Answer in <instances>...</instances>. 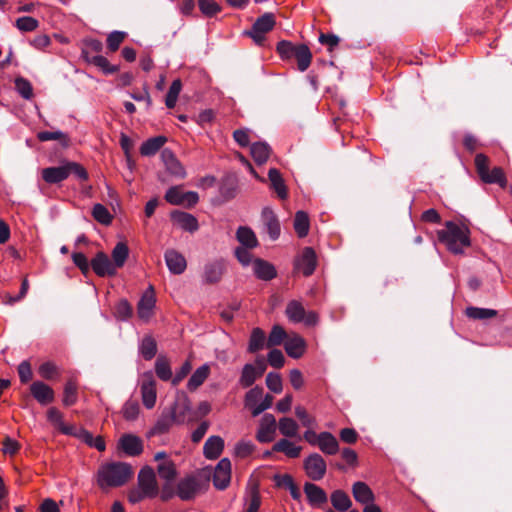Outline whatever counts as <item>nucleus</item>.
I'll use <instances>...</instances> for the list:
<instances>
[{
  "label": "nucleus",
  "instance_id": "f257e3e1",
  "mask_svg": "<svg viewBox=\"0 0 512 512\" xmlns=\"http://www.w3.org/2000/svg\"><path fill=\"white\" fill-rule=\"evenodd\" d=\"M133 475L131 465L112 462L102 465L98 471V484L101 488L124 485Z\"/></svg>",
  "mask_w": 512,
  "mask_h": 512
},
{
  "label": "nucleus",
  "instance_id": "f03ea898",
  "mask_svg": "<svg viewBox=\"0 0 512 512\" xmlns=\"http://www.w3.org/2000/svg\"><path fill=\"white\" fill-rule=\"evenodd\" d=\"M438 239L453 254H462L470 246L468 229L452 221H447L445 229L438 231Z\"/></svg>",
  "mask_w": 512,
  "mask_h": 512
},
{
  "label": "nucleus",
  "instance_id": "7ed1b4c3",
  "mask_svg": "<svg viewBox=\"0 0 512 512\" xmlns=\"http://www.w3.org/2000/svg\"><path fill=\"white\" fill-rule=\"evenodd\" d=\"M42 179L48 184H58L74 175L80 181L88 179L86 169L77 162L67 161L60 166L47 167L41 172Z\"/></svg>",
  "mask_w": 512,
  "mask_h": 512
},
{
  "label": "nucleus",
  "instance_id": "20e7f679",
  "mask_svg": "<svg viewBox=\"0 0 512 512\" xmlns=\"http://www.w3.org/2000/svg\"><path fill=\"white\" fill-rule=\"evenodd\" d=\"M285 314L290 322L304 323L308 327L315 326L319 321V317L316 312H306L302 303L297 300H291L288 302L285 309Z\"/></svg>",
  "mask_w": 512,
  "mask_h": 512
},
{
  "label": "nucleus",
  "instance_id": "39448f33",
  "mask_svg": "<svg viewBox=\"0 0 512 512\" xmlns=\"http://www.w3.org/2000/svg\"><path fill=\"white\" fill-rule=\"evenodd\" d=\"M274 26V15L272 13H265L261 17L257 18V20L252 25L251 30L245 32V34L250 36L256 44L262 45V43L265 41L266 33L271 31Z\"/></svg>",
  "mask_w": 512,
  "mask_h": 512
},
{
  "label": "nucleus",
  "instance_id": "423d86ee",
  "mask_svg": "<svg viewBox=\"0 0 512 512\" xmlns=\"http://www.w3.org/2000/svg\"><path fill=\"white\" fill-rule=\"evenodd\" d=\"M164 198L171 205H183L187 208L194 207L199 201L197 192H183L180 186L170 187L166 191Z\"/></svg>",
  "mask_w": 512,
  "mask_h": 512
},
{
  "label": "nucleus",
  "instance_id": "0eeeda50",
  "mask_svg": "<svg viewBox=\"0 0 512 512\" xmlns=\"http://www.w3.org/2000/svg\"><path fill=\"white\" fill-rule=\"evenodd\" d=\"M303 468L311 480L319 481L326 474L327 464L320 454L312 453L305 458Z\"/></svg>",
  "mask_w": 512,
  "mask_h": 512
},
{
  "label": "nucleus",
  "instance_id": "6e6552de",
  "mask_svg": "<svg viewBox=\"0 0 512 512\" xmlns=\"http://www.w3.org/2000/svg\"><path fill=\"white\" fill-rule=\"evenodd\" d=\"M166 410L175 420V424L185 423L191 411V403L188 396L184 392L177 394L174 403L169 408H166Z\"/></svg>",
  "mask_w": 512,
  "mask_h": 512
},
{
  "label": "nucleus",
  "instance_id": "1a4fd4ad",
  "mask_svg": "<svg viewBox=\"0 0 512 512\" xmlns=\"http://www.w3.org/2000/svg\"><path fill=\"white\" fill-rule=\"evenodd\" d=\"M226 271V262L223 259L209 261L204 265L202 280L206 284L218 283Z\"/></svg>",
  "mask_w": 512,
  "mask_h": 512
},
{
  "label": "nucleus",
  "instance_id": "9d476101",
  "mask_svg": "<svg viewBox=\"0 0 512 512\" xmlns=\"http://www.w3.org/2000/svg\"><path fill=\"white\" fill-rule=\"evenodd\" d=\"M277 424L275 417L266 413L260 420L259 427L256 433V439L260 443H269L274 440L276 434Z\"/></svg>",
  "mask_w": 512,
  "mask_h": 512
},
{
  "label": "nucleus",
  "instance_id": "9b49d317",
  "mask_svg": "<svg viewBox=\"0 0 512 512\" xmlns=\"http://www.w3.org/2000/svg\"><path fill=\"white\" fill-rule=\"evenodd\" d=\"M156 304L154 289L152 286L142 294L137 304V315L143 322H148L153 315Z\"/></svg>",
  "mask_w": 512,
  "mask_h": 512
},
{
  "label": "nucleus",
  "instance_id": "f8f14e48",
  "mask_svg": "<svg viewBox=\"0 0 512 512\" xmlns=\"http://www.w3.org/2000/svg\"><path fill=\"white\" fill-rule=\"evenodd\" d=\"M213 485L218 490H224L226 489L231 480V462L228 458L221 459L213 473Z\"/></svg>",
  "mask_w": 512,
  "mask_h": 512
},
{
  "label": "nucleus",
  "instance_id": "ddd939ff",
  "mask_svg": "<svg viewBox=\"0 0 512 512\" xmlns=\"http://www.w3.org/2000/svg\"><path fill=\"white\" fill-rule=\"evenodd\" d=\"M317 266V256L313 248L305 247L295 262V268L308 277L312 275Z\"/></svg>",
  "mask_w": 512,
  "mask_h": 512
},
{
  "label": "nucleus",
  "instance_id": "4468645a",
  "mask_svg": "<svg viewBox=\"0 0 512 512\" xmlns=\"http://www.w3.org/2000/svg\"><path fill=\"white\" fill-rule=\"evenodd\" d=\"M138 487L145 491L147 495L156 497L158 495V485L154 470L150 466H144L138 474Z\"/></svg>",
  "mask_w": 512,
  "mask_h": 512
},
{
  "label": "nucleus",
  "instance_id": "2eb2a0df",
  "mask_svg": "<svg viewBox=\"0 0 512 512\" xmlns=\"http://www.w3.org/2000/svg\"><path fill=\"white\" fill-rule=\"evenodd\" d=\"M200 481L195 476H187L181 479L177 485V495L183 501H189L200 491Z\"/></svg>",
  "mask_w": 512,
  "mask_h": 512
},
{
  "label": "nucleus",
  "instance_id": "dca6fc26",
  "mask_svg": "<svg viewBox=\"0 0 512 512\" xmlns=\"http://www.w3.org/2000/svg\"><path fill=\"white\" fill-rule=\"evenodd\" d=\"M91 268L96 275L100 277L115 276L117 270L115 265L109 259L108 255L104 252H98L95 257L91 260Z\"/></svg>",
  "mask_w": 512,
  "mask_h": 512
},
{
  "label": "nucleus",
  "instance_id": "f3484780",
  "mask_svg": "<svg viewBox=\"0 0 512 512\" xmlns=\"http://www.w3.org/2000/svg\"><path fill=\"white\" fill-rule=\"evenodd\" d=\"M308 503L312 507L321 508L328 501L327 493L320 486L306 482L303 486Z\"/></svg>",
  "mask_w": 512,
  "mask_h": 512
},
{
  "label": "nucleus",
  "instance_id": "a211bd4d",
  "mask_svg": "<svg viewBox=\"0 0 512 512\" xmlns=\"http://www.w3.org/2000/svg\"><path fill=\"white\" fill-rule=\"evenodd\" d=\"M161 159L169 174L174 177L183 179L186 176V171L180 161L176 158L174 153L169 149H164L161 152Z\"/></svg>",
  "mask_w": 512,
  "mask_h": 512
},
{
  "label": "nucleus",
  "instance_id": "6ab92c4d",
  "mask_svg": "<svg viewBox=\"0 0 512 512\" xmlns=\"http://www.w3.org/2000/svg\"><path fill=\"white\" fill-rule=\"evenodd\" d=\"M164 259L168 270L174 275L182 274L187 267L185 257L175 249H167L164 254Z\"/></svg>",
  "mask_w": 512,
  "mask_h": 512
},
{
  "label": "nucleus",
  "instance_id": "aec40b11",
  "mask_svg": "<svg viewBox=\"0 0 512 512\" xmlns=\"http://www.w3.org/2000/svg\"><path fill=\"white\" fill-rule=\"evenodd\" d=\"M141 396L143 405L147 409H152L156 403V383L152 374L146 375V378L141 383Z\"/></svg>",
  "mask_w": 512,
  "mask_h": 512
},
{
  "label": "nucleus",
  "instance_id": "412c9836",
  "mask_svg": "<svg viewBox=\"0 0 512 512\" xmlns=\"http://www.w3.org/2000/svg\"><path fill=\"white\" fill-rule=\"evenodd\" d=\"M261 218L269 237L272 240L278 239L281 232L280 223L273 210L269 207H265L262 210Z\"/></svg>",
  "mask_w": 512,
  "mask_h": 512
},
{
  "label": "nucleus",
  "instance_id": "4be33fe9",
  "mask_svg": "<svg viewBox=\"0 0 512 512\" xmlns=\"http://www.w3.org/2000/svg\"><path fill=\"white\" fill-rule=\"evenodd\" d=\"M172 221L184 231L193 233L198 230L199 224L195 216L183 211H173L171 213Z\"/></svg>",
  "mask_w": 512,
  "mask_h": 512
},
{
  "label": "nucleus",
  "instance_id": "5701e85b",
  "mask_svg": "<svg viewBox=\"0 0 512 512\" xmlns=\"http://www.w3.org/2000/svg\"><path fill=\"white\" fill-rule=\"evenodd\" d=\"M119 448L128 456H138L143 451V443L138 436L125 434L119 440Z\"/></svg>",
  "mask_w": 512,
  "mask_h": 512
},
{
  "label": "nucleus",
  "instance_id": "b1692460",
  "mask_svg": "<svg viewBox=\"0 0 512 512\" xmlns=\"http://www.w3.org/2000/svg\"><path fill=\"white\" fill-rule=\"evenodd\" d=\"M32 396L41 404L47 405L54 400V391L47 384L35 381L30 386Z\"/></svg>",
  "mask_w": 512,
  "mask_h": 512
},
{
  "label": "nucleus",
  "instance_id": "393cba45",
  "mask_svg": "<svg viewBox=\"0 0 512 512\" xmlns=\"http://www.w3.org/2000/svg\"><path fill=\"white\" fill-rule=\"evenodd\" d=\"M284 348L289 357L298 359L306 350V342L302 336L294 334L286 339Z\"/></svg>",
  "mask_w": 512,
  "mask_h": 512
},
{
  "label": "nucleus",
  "instance_id": "a878e982",
  "mask_svg": "<svg viewBox=\"0 0 512 512\" xmlns=\"http://www.w3.org/2000/svg\"><path fill=\"white\" fill-rule=\"evenodd\" d=\"M224 449V440L220 436H210L204 446L203 455L206 459H217Z\"/></svg>",
  "mask_w": 512,
  "mask_h": 512
},
{
  "label": "nucleus",
  "instance_id": "bb28decb",
  "mask_svg": "<svg viewBox=\"0 0 512 512\" xmlns=\"http://www.w3.org/2000/svg\"><path fill=\"white\" fill-rule=\"evenodd\" d=\"M253 271L255 276L263 281L272 280L277 275L275 267L271 263L260 258L253 261Z\"/></svg>",
  "mask_w": 512,
  "mask_h": 512
},
{
  "label": "nucleus",
  "instance_id": "cd10ccee",
  "mask_svg": "<svg viewBox=\"0 0 512 512\" xmlns=\"http://www.w3.org/2000/svg\"><path fill=\"white\" fill-rule=\"evenodd\" d=\"M352 494L355 500L361 504H368L374 501V494L370 487L362 481H357L352 486Z\"/></svg>",
  "mask_w": 512,
  "mask_h": 512
},
{
  "label": "nucleus",
  "instance_id": "c85d7f7f",
  "mask_svg": "<svg viewBox=\"0 0 512 512\" xmlns=\"http://www.w3.org/2000/svg\"><path fill=\"white\" fill-rule=\"evenodd\" d=\"M103 44L100 40L94 38L84 39L81 48V57L88 63L91 57L100 55Z\"/></svg>",
  "mask_w": 512,
  "mask_h": 512
},
{
  "label": "nucleus",
  "instance_id": "c756f323",
  "mask_svg": "<svg viewBox=\"0 0 512 512\" xmlns=\"http://www.w3.org/2000/svg\"><path fill=\"white\" fill-rule=\"evenodd\" d=\"M268 178L271 183V188L277 193V196L282 200L286 199L288 191L279 170L271 168L268 172Z\"/></svg>",
  "mask_w": 512,
  "mask_h": 512
},
{
  "label": "nucleus",
  "instance_id": "7c9ffc66",
  "mask_svg": "<svg viewBox=\"0 0 512 512\" xmlns=\"http://www.w3.org/2000/svg\"><path fill=\"white\" fill-rule=\"evenodd\" d=\"M173 424H175V420L169 412L164 409L155 425L150 429L149 436L162 435L168 432Z\"/></svg>",
  "mask_w": 512,
  "mask_h": 512
},
{
  "label": "nucleus",
  "instance_id": "2f4dec72",
  "mask_svg": "<svg viewBox=\"0 0 512 512\" xmlns=\"http://www.w3.org/2000/svg\"><path fill=\"white\" fill-rule=\"evenodd\" d=\"M76 438L100 452H103L106 449L105 441L101 436L94 437L92 433L82 427L77 431Z\"/></svg>",
  "mask_w": 512,
  "mask_h": 512
},
{
  "label": "nucleus",
  "instance_id": "473e14b6",
  "mask_svg": "<svg viewBox=\"0 0 512 512\" xmlns=\"http://www.w3.org/2000/svg\"><path fill=\"white\" fill-rule=\"evenodd\" d=\"M76 438L100 452H103L106 449L105 441L101 436L94 437L92 433L82 427L77 431Z\"/></svg>",
  "mask_w": 512,
  "mask_h": 512
},
{
  "label": "nucleus",
  "instance_id": "72a5a7b5",
  "mask_svg": "<svg viewBox=\"0 0 512 512\" xmlns=\"http://www.w3.org/2000/svg\"><path fill=\"white\" fill-rule=\"evenodd\" d=\"M210 374V365L205 363L198 367L188 380L187 388L190 391H195L200 387Z\"/></svg>",
  "mask_w": 512,
  "mask_h": 512
},
{
  "label": "nucleus",
  "instance_id": "f704fd0d",
  "mask_svg": "<svg viewBox=\"0 0 512 512\" xmlns=\"http://www.w3.org/2000/svg\"><path fill=\"white\" fill-rule=\"evenodd\" d=\"M318 447L323 453L327 455H334L339 450L338 441L336 437L330 432L320 433V441Z\"/></svg>",
  "mask_w": 512,
  "mask_h": 512
},
{
  "label": "nucleus",
  "instance_id": "c9c22d12",
  "mask_svg": "<svg viewBox=\"0 0 512 512\" xmlns=\"http://www.w3.org/2000/svg\"><path fill=\"white\" fill-rule=\"evenodd\" d=\"M297 61V68L299 71H306L312 60V53L306 44H298L297 50L294 51V57Z\"/></svg>",
  "mask_w": 512,
  "mask_h": 512
},
{
  "label": "nucleus",
  "instance_id": "e433bc0d",
  "mask_svg": "<svg viewBox=\"0 0 512 512\" xmlns=\"http://www.w3.org/2000/svg\"><path fill=\"white\" fill-rule=\"evenodd\" d=\"M167 138L165 136H156L144 141L140 147V153L142 156L155 155L162 146L166 143Z\"/></svg>",
  "mask_w": 512,
  "mask_h": 512
},
{
  "label": "nucleus",
  "instance_id": "4c0bfd02",
  "mask_svg": "<svg viewBox=\"0 0 512 512\" xmlns=\"http://www.w3.org/2000/svg\"><path fill=\"white\" fill-rule=\"evenodd\" d=\"M272 451L282 452L289 458H297L301 453V447L296 446L288 439H280L273 445Z\"/></svg>",
  "mask_w": 512,
  "mask_h": 512
},
{
  "label": "nucleus",
  "instance_id": "58836bf2",
  "mask_svg": "<svg viewBox=\"0 0 512 512\" xmlns=\"http://www.w3.org/2000/svg\"><path fill=\"white\" fill-rule=\"evenodd\" d=\"M250 152L254 161L261 165L268 160L271 154V148L265 142H255L251 145Z\"/></svg>",
  "mask_w": 512,
  "mask_h": 512
},
{
  "label": "nucleus",
  "instance_id": "ea45409f",
  "mask_svg": "<svg viewBox=\"0 0 512 512\" xmlns=\"http://www.w3.org/2000/svg\"><path fill=\"white\" fill-rule=\"evenodd\" d=\"M236 238L242 244V247L254 248L258 245L255 233L246 226H241L237 229Z\"/></svg>",
  "mask_w": 512,
  "mask_h": 512
},
{
  "label": "nucleus",
  "instance_id": "a19ab883",
  "mask_svg": "<svg viewBox=\"0 0 512 512\" xmlns=\"http://www.w3.org/2000/svg\"><path fill=\"white\" fill-rule=\"evenodd\" d=\"M265 345L267 346V341L264 331L258 327L254 328L250 335L248 351L256 353L262 350Z\"/></svg>",
  "mask_w": 512,
  "mask_h": 512
},
{
  "label": "nucleus",
  "instance_id": "79ce46f5",
  "mask_svg": "<svg viewBox=\"0 0 512 512\" xmlns=\"http://www.w3.org/2000/svg\"><path fill=\"white\" fill-rule=\"evenodd\" d=\"M333 507L341 512L348 511L352 506V501L343 490H335L330 496Z\"/></svg>",
  "mask_w": 512,
  "mask_h": 512
},
{
  "label": "nucleus",
  "instance_id": "37998d69",
  "mask_svg": "<svg viewBox=\"0 0 512 512\" xmlns=\"http://www.w3.org/2000/svg\"><path fill=\"white\" fill-rule=\"evenodd\" d=\"M129 256V248L124 242H118L112 250V263L116 270L122 268Z\"/></svg>",
  "mask_w": 512,
  "mask_h": 512
},
{
  "label": "nucleus",
  "instance_id": "c03bdc74",
  "mask_svg": "<svg viewBox=\"0 0 512 512\" xmlns=\"http://www.w3.org/2000/svg\"><path fill=\"white\" fill-rule=\"evenodd\" d=\"M480 179L487 184H498L501 187H505L507 181L505 174L500 167H494L492 170L486 171Z\"/></svg>",
  "mask_w": 512,
  "mask_h": 512
},
{
  "label": "nucleus",
  "instance_id": "a18cd8bd",
  "mask_svg": "<svg viewBox=\"0 0 512 512\" xmlns=\"http://www.w3.org/2000/svg\"><path fill=\"white\" fill-rule=\"evenodd\" d=\"M139 353L145 360H151L157 353V344L150 335L145 336L139 344Z\"/></svg>",
  "mask_w": 512,
  "mask_h": 512
},
{
  "label": "nucleus",
  "instance_id": "49530a36",
  "mask_svg": "<svg viewBox=\"0 0 512 512\" xmlns=\"http://www.w3.org/2000/svg\"><path fill=\"white\" fill-rule=\"evenodd\" d=\"M155 373L162 381H171L173 373L168 359L164 356H159L155 362Z\"/></svg>",
  "mask_w": 512,
  "mask_h": 512
},
{
  "label": "nucleus",
  "instance_id": "de8ad7c7",
  "mask_svg": "<svg viewBox=\"0 0 512 512\" xmlns=\"http://www.w3.org/2000/svg\"><path fill=\"white\" fill-rule=\"evenodd\" d=\"M309 217L304 211H297L294 217V229L298 237L303 238L309 232Z\"/></svg>",
  "mask_w": 512,
  "mask_h": 512
},
{
  "label": "nucleus",
  "instance_id": "09e8293b",
  "mask_svg": "<svg viewBox=\"0 0 512 512\" xmlns=\"http://www.w3.org/2000/svg\"><path fill=\"white\" fill-rule=\"evenodd\" d=\"M37 139L41 142L57 140L63 147L69 145V137L62 131H40L37 133Z\"/></svg>",
  "mask_w": 512,
  "mask_h": 512
},
{
  "label": "nucleus",
  "instance_id": "8fccbe9b",
  "mask_svg": "<svg viewBox=\"0 0 512 512\" xmlns=\"http://www.w3.org/2000/svg\"><path fill=\"white\" fill-rule=\"evenodd\" d=\"M260 378L255 371L253 364H245L242 368L241 375L239 378V384L243 388H248L254 384V382Z\"/></svg>",
  "mask_w": 512,
  "mask_h": 512
},
{
  "label": "nucleus",
  "instance_id": "3c124183",
  "mask_svg": "<svg viewBox=\"0 0 512 512\" xmlns=\"http://www.w3.org/2000/svg\"><path fill=\"white\" fill-rule=\"evenodd\" d=\"M278 428L283 436L293 438L297 436L299 426L294 419L283 417L279 420Z\"/></svg>",
  "mask_w": 512,
  "mask_h": 512
},
{
  "label": "nucleus",
  "instance_id": "603ef678",
  "mask_svg": "<svg viewBox=\"0 0 512 512\" xmlns=\"http://www.w3.org/2000/svg\"><path fill=\"white\" fill-rule=\"evenodd\" d=\"M157 472L160 478L167 482L173 481L177 475L176 466L172 460H165L159 463L157 466Z\"/></svg>",
  "mask_w": 512,
  "mask_h": 512
},
{
  "label": "nucleus",
  "instance_id": "864d4df0",
  "mask_svg": "<svg viewBox=\"0 0 512 512\" xmlns=\"http://www.w3.org/2000/svg\"><path fill=\"white\" fill-rule=\"evenodd\" d=\"M289 336L287 335L284 328L280 325H274L270 331L267 339V347H274L281 345L286 341Z\"/></svg>",
  "mask_w": 512,
  "mask_h": 512
},
{
  "label": "nucleus",
  "instance_id": "5fc2aeb1",
  "mask_svg": "<svg viewBox=\"0 0 512 512\" xmlns=\"http://www.w3.org/2000/svg\"><path fill=\"white\" fill-rule=\"evenodd\" d=\"M465 314L471 319L484 320L495 317L497 315V311L489 308L471 306L466 308Z\"/></svg>",
  "mask_w": 512,
  "mask_h": 512
},
{
  "label": "nucleus",
  "instance_id": "6e6d98bb",
  "mask_svg": "<svg viewBox=\"0 0 512 512\" xmlns=\"http://www.w3.org/2000/svg\"><path fill=\"white\" fill-rule=\"evenodd\" d=\"M88 63L98 67L103 71L104 74L107 75L114 74L119 70V66L110 64L108 59L102 55L91 57Z\"/></svg>",
  "mask_w": 512,
  "mask_h": 512
},
{
  "label": "nucleus",
  "instance_id": "4d7b16f0",
  "mask_svg": "<svg viewBox=\"0 0 512 512\" xmlns=\"http://www.w3.org/2000/svg\"><path fill=\"white\" fill-rule=\"evenodd\" d=\"M93 218L102 225H109L113 220V216L109 210L102 204L97 203L92 208Z\"/></svg>",
  "mask_w": 512,
  "mask_h": 512
},
{
  "label": "nucleus",
  "instance_id": "13d9d810",
  "mask_svg": "<svg viewBox=\"0 0 512 512\" xmlns=\"http://www.w3.org/2000/svg\"><path fill=\"white\" fill-rule=\"evenodd\" d=\"M181 89L182 83L180 79H176L171 83L165 98V104L168 108L171 109L175 107Z\"/></svg>",
  "mask_w": 512,
  "mask_h": 512
},
{
  "label": "nucleus",
  "instance_id": "bf43d9fd",
  "mask_svg": "<svg viewBox=\"0 0 512 512\" xmlns=\"http://www.w3.org/2000/svg\"><path fill=\"white\" fill-rule=\"evenodd\" d=\"M298 44H294L287 40L278 42L276 50L283 60H290L294 57V51L297 50Z\"/></svg>",
  "mask_w": 512,
  "mask_h": 512
},
{
  "label": "nucleus",
  "instance_id": "052dcab7",
  "mask_svg": "<svg viewBox=\"0 0 512 512\" xmlns=\"http://www.w3.org/2000/svg\"><path fill=\"white\" fill-rule=\"evenodd\" d=\"M201 13L208 18L215 16L221 11V7L215 0H198Z\"/></svg>",
  "mask_w": 512,
  "mask_h": 512
},
{
  "label": "nucleus",
  "instance_id": "680f3d73",
  "mask_svg": "<svg viewBox=\"0 0 512 512\" xmlns=\"http://www.w3.org/2000/svg\"><path fill=\"white\" fill-rule=\"evenodd\" d=\"M62 402L66 407L72 406L77 402V385L75 382L68 381L65 384Z\"/></svg>",
  "mask_w": 512,
  "mask_h": 512
},
{
  "label": "nucleus",
  "instance_id": "e2e57ef3",
  "mask_svg": "<svg viewBox=\"0 0 512 512\" xmlns=\"http://www.w3.org/2000/svg\"><path fill=\"white\" fill-rule=\"evenodd\" d=\"M15 89L26 100L31 99L33 96L32 84L23 77H17L15 79Z\"/></svg>",
  "mask_w": 512,
  "mask_h": 512
},
{
  "label": "nucleus",
  "instance_id": "0e129e2a",
  "mask_svg": "<svg viewBox=\"0 0 512 512\" xmlns=\"http://www.w3.org/2000/svg\"><path fill=\"white\" fill-rule=\"evenodd\" d=\"M127 33L124 31L115 30L111 32L107 37V48L111 52H115L119 49L121 43L126 38Z\"/></svg>",
  "mask_w": 512,
  "mask_h": 512
},
{
  "label": "nucleus",
  "instance_id": "69168bd1",
  "mask_svg": "<svg viewBox=\"0 0 512 512\" xmlns=\"http://www.w3.org/2000/svg\"><path fill=\"white\" fill-rule=\"evenodd\" d=\"M133 314V309L126 299L120 300L115 307V316L119 320L126 321Z\"/></svg>",
  "mask_w": 512,
  "mask_h": 512
},
{
  "label": "nucleus",
  "instance_id": "338daca9",
  "mask_svg": "<svg viewBox=\"0 0 512 512\" xmlns=\"http://www.w3.org/2000/svg\"><path fill=\"white\" fill-rule=\"evenodd\" d=\"M263 396V388L256 386L251 388L245 395V405L250 408L251 411L257 406L258 402Z\"/></svg>",
  "mask_w": 512,
  "mask_h": 512
},
{
  "label": "nucleus",
  "instance_id": "774afa93",
  "mask_svg": "<svg viewBox=\"0 0 512 512\" xmlns=\"http://www.w3.org/2000/svg\"><path fill=\"white\" fill-rule=\"evenodd\" d=\"M38 25V20L30 16L20 17L16 20V27L22 32L33 31Z\"/></svg>",
  "mask_w": 512,
  "mask_h": 512
}]
</instances>
